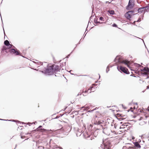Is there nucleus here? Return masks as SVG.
Listing matches in <instances>:
<instances>
[{
	"instance_id": "5701e85b",
	"label": "nucleus",
	"mask_w": 149,
	"mask_h": 149,
	"mask_svg": "<svg viewBox=\"0 0 149 149\" xmlns=\"http://www.w3.org/2000/svg\"><path fill=\"white\" fill-rule=\"evenodd\" d=\"M57 146H56L54 147V149H60L61 148L60 147H57Z\"/></svg>"
},
{
	"instance_id": "39448f33",
	"label": "nucleus",
	"mask_w": 149,
	"mask_h": 149,
	"mask_svg": "<svg viewBox=\"0 0 149 149\" xmlns=\"http://www.w3.org/2000/svg\"><path fill=\"white\" fill-rule=\"evenodd\" d=\"M134 3L132 0H130L128 5L127 7V9L128 10H130L132 9L134 6Z\"/></svg>"
},
{
	"instance_id": "4468645a",
	"label": "nucleus",
	"mask_w": 149,
	"mask_h": 149,
	"mask_svg": "<svg viewBox=\"0 0 149 149\" xmlns=\"http://www.w3.org/2000/svg\"><path fill=\"white\" fill-rule=\"evenodd\" d=\"M4 44L5 45L8 46L9 48H11L12 46V45L10 44L8 40H6L4 42Z\"/></svg>"
},
{
	"instance_id": "412c9836",
	"label": "nucleus",
	"mask_w": 149,
	"mask_h": 149,
	"mask_svg": "<svg viewBox=\"0 0 149 149\" xmlns=\"http://www.w3.org/2000/svg\"><path fill=\"white\" fill-rule=\"evenodd\" d=\"M108 12L110 14L113 15L114 13V11L113 10H109L108 11Z\"/></svg>"
},
{
	"instance_id": "1a4fd4ad",
	"label": "nucleus",
	"mask_w": 149,
	"mask_h": 149,
	"mask_svg": "<svg viewBox=\"0 0 149 149\" xmlns=\"http://www.w3.org/2000/svg\"><path fill=\"white\" fill-rule=\"evenodd\" d=\"M53 67V70L54 72H56L60 70V67L57 65H52Z\"/></svg>"
},
{
	"instance_id": "bb28decb",
	"label": "nucleus",
	"mask_w": 149,
	"mask_h": 149,
	"mask_svg": "<svg viewBox=\"0 0 149 149\" xmlns=\"http://www.w3.org/2000/svg\"><path fill=\"white\" fill-rule=\"evenodd\" d=\"M103 18L102 17H100V19L101 20H103Z\"/></svg>"
},
{
	"instance_id": "72a5a7b5",
	"label": "nucleus",
	"mask_w": 149,
	"mask_h": 149,
	"mask_svg": "<svg viewBox=\"0 0 149 149\" xmlns=\"http://www.w3.org/2000/svg\"><path fill=\"white\" fill-rule=\"evenodd\" d=\"M147 87L148 88V87H149L148 86Z\"/></svg>"
},
{
	"instance_id": "aec40b11",
	"label": "nucleus",
	"mask_w": 149,
	"mask_h": 149,
	"mask_svg": "<svg viewBox=\"0 0 149 149\" xmlns=\"http://www.w3.org/2000/svg\"><path fill=\"white\" fill-rule=\"evenodd\" d=\"M84 135L86 138L89 137L90 136V135H88V133L86 132H85L84 133Z\"/></svg>"
},
{
	"instance_id": "f8f14e48",
	"label": "nucleus",
	"mask_w": 149,
	"mask_h": 149,
	"mask_svg": "<svg viewBox=\"0 0 149 149\" xmlns=\"http://www.w3.org/2000/svg\"><path fill=\"white\" fill-rule=\"evenodd\" d=\"M142 73L145 74H149V69L148 68H144L142 70Z\"/></svg>"
},
{
	"instance_id": "2eb2a0df",
	"label": "nucleus",
	"mask_w": 149,
	"mask_h": 149,
	"mask_svg": "<svg viewBox=\"0 0 149 149\" xmlns=\"http://www.w3.org/2000/svg\"><path fill=\"white\" fill-rule=\"evenodd\" d=\"M4 51H5L7 53H8V50H7V47L6 45L4 46L2 48L1 51V53H3Z\"/></svg>"
},
{
	"instance_id": "b1692460",
	"label": "nucleus",
	"mask_w": 149,
	"mask_h": 149,
	"mask_svg": "<svg viewBox=\"0 0 149 149\" xmlns=\"http://www.w3.org/2000/svg\"><path fill=\"white\" fill-rule=\"evenodd\" d=\"M127 149H135V147H130Z\"/></svg>"
},
{
	"instance_id": "7c9ffc66",
	"label": "nucleus",
	"mask_w": 149,
	"mask_h": 149,
	"mask_svg": "<svg viewBox=\"0 0 149 149\" xmlns=\"http://www.w3.org/2000/svg\"><path fill=\"white\" fill-rule=\"evenodd\" d=\"M140 19L139 20H138L137 21V22H139L140 21Z\"/></svg>"
},
{
	"instance_id": "f704fd0d",
	"label": "nucleus",
	"mask_w": 149,
	"mask_h": 149,
	"mask_svg": "<svg viewBox=\"0 0 149 149\" xmlns=\"http://www.w3.org/2000/svg\"><path fill=\"white\" fill-rule=\"evenodd\" d=\"M148 111H149V109H148Z\"/></svg>"
},
{
	"instance_id": "9d476101",
	"label": "nucleus",
	"mask_w": 149,
	"mask_h": 149,
	"mask_svg": "<svg viewBox=\"0 0 149 149\" xmlns=\"http://www.w3.org/2000/svg\"><path fill=\"white\" fill-rule=\"evenodd\" d=\"M148 8L149 7L148 6H146L144 7L139 8V9L138 11L139 13L141 12L142 13L143 11L144 13H145V12L147 11V10L148 9Z\"/></svg>"
},
{
	"instance_id": "4be33fe9",
	"label": "nucleus",
	"mask_w": 149,
	"mask_h": 149,
	"mask_svg": "<svg viewBox=\"0 0 149 149\" xmlns=\"http://www.w3.org/2000/svg\"><path fill=\"white\" fill-rule=\"evenodd\" d=\"M44 148L43 146H39L38 147V149H43Z\"/></svg>"
},
{
	"instance_id": "473e14b6",
	"label": "nucleus",
	"mask_w": 149,
	"mask_h": 149,
	"mask_svg": "<svg viewBox=\"0 0 149 149\" xmlns=\"http://www.w3.org/2000/svg\"><path fill=\"white\" fill-rule=\"evenodd\" d=\"M84 128H85V126H84Z\"/></svg>"
},
{
	"instance_id": "393cba45",
	"label": "nucleus",
	"mask_w": 149,
	"mask_h": 149,
	"mask_svg": "<svg viewBox=\"0 0 149 149\" xmlns=\"http://www.w3.org/2000/svg\"><path fill=\"white\" fill-rule=\"evenodd\" d=\"M112 26H113V27H117V25L116 24H113Z\"/></svg>"
},
{
	"instance_id": "9b49d317",
	"label": "nucleus",
	"mask_w": 149,
	"mask_h": 149,
	"mask_svg": "<svg viewBox=\"0 0 149 149\" xmlns=\"http://www.w3.org/2000/svg\"><path fill=\"white\" fill-rule=\"evenodd\" d=\"M102 148L104 149H111L109 143H106L104 144V146H102Z\"/></svg>"
},
{
	"instance_id": "f257e3e1",
	"label": "nucleus",
	"mask_w": 149,
	"mask_h": 149,
	"mask_svg": "<svg viewBox=\"0 0 149 149\" xmlns=\"http://www.w3.org/2000/svg\"><path fill=\"white\" fill-rule=\"evenodd\" d=\"M116 59L118 60V62L119 63L124 64L125 65H127V67H129V64L130 63L129 61L126 60H123L120 56H117Z\"/></svg>"
},
{
	"instance_id": "0eeeda50",
	"label": "nucleus",
	"mask_w": 149,
	"mask_h": 149,
	"mask_svg": "<svg viewBox=\"0 0 149 149\" xmlns=\"http://www.w3.org/2000/svg\"><path fill=\"white\" fill-rule=\"evenodd\" d=\"M118 68L119 70H120V71H122L126 74H128V70L126 68L122 66H118Z\"/></svg>"
},
{
	"instance_id": "cd10ccee",
	"label": "nucleus",
	"mask_w": 149,
	"mask_h": 149,
	"mask_svg": "<svg viewBox=\"0 0 149 149\" xmlns=\"http://www.w3.org/2000/svg\"><path fill=\"white\" fill-rule=\"evenodd\" d=\"M21 138H22V139H23V138H24L25 137V136H22V134H21Z\"/></svg>"
},
{
	"instance_id": "c756f323",
	"label": "nucleus",
	"mask_w": 149,
	"mask_h": 149,
	"mask_svg": "<svg viewBox=\"0 0 149 149\" xmlns=\"http://www.w3.org/2000/svg\"><path fill=\"white\" fill-rule=\"evenodd\" d=\"M133 108V109H134H134H135V106H134L133 107V108Z\"/></svg>"
},
{
	"instance_id": "a878e982",
	"label": "nucleus",
	"mask_w": 149,
	"mask_h": 149,
	"mask_svg": "<svg viewBox=\"0 0 149 149\" xmlns=\"http://www.w3.org/2000/svg\"><path fill=\"white\" fill-rule=\"evenodd\" d=\"M132 108L133 107H131L130 108V110L132 112H133L134 111V109H133V108Z\"/></svg>"
},
{
	"instance_id": "c9c22d12",
	"label": "nucleus",
	"mask_w": 149,
	"mask_h": 149,
	"mask_svg": "<svg viewBox=\"0 0 149 149\" xmlns=\"http://www.w3.org/2000/svg\"><path fill=\"white\" fill-rule=\"evenodd\" d=\"M141 112L142 113H143L142 112V111H141Z\"/></svg>"
},
{
	"instance_id": "f03ea898",
	"label": "nucleus",
	"mask_w": 149,
	"mask_h": 149,
	"mask_svg": "<svg viewBox=\"0 0 149 149\" xmlns=\"http://www.w3.org/2000/svg\"><path fill=\"white\" fill-rule=\"evenodd\" d=\"M143 113V116H141L140 118L139 119L140 121L142 120V121H141L140 123H141L142 122H143L144 123H146L149 120V117L147 115H146L144 113Z\"/></svg>"
},
{
	"instance_id": "20e7f679",
	"label": "nucleus",
	"mask_w": 149,
	"mask_h": 149,
	"mask_svg": "<svg viewBox=\"0 0 149 149\" xmlns=\"http://www.w3.org/2000/svg\"><path fill=\"white\" fill-rule=\"evenodd\" d=\"M94 123L95 125H99L102 123V121L99 119V118L96 117L94 119L92 120Z\"/></svg>"
},
{
	"instance_id": "2f4dec72",
	"label": "nucleus",
	"mask_w": 149,
	"mask_h": 149,
	"mask_svg": "<svg viewBox=\"0 0 149 149\" xmlns=\"http://www.w3.org/2000/svg\"><path fill=\"white\" fill-rule=\"evenodd\" d=\"M122 107H123V108H124V107H123V105H122Z\"/></svg>"
},
{
	"instance_id": "f3484780",
	"label": "nucleus",
	"mask_w": 149,
	"mask_h": 149,
	"mask_svg": "<svg viewBox=\"0 0 149 149\" xmlns=\"http://www.w3.org/2000/svg\"><path fill=\"white\" fill-rule=\"evenodd\" d=\"M134 144L135 147L137 148H141V146L139 145V143L137 142H136L134 143Z\"/></svg>"
},
{
	"instance_id": "6e6552de",
	"label": "nucleus",
	"mask_w": 149,
	"mask_h": 149,
	"mask_svg": "<svg viewBox=\"0 0 149 149\" xmlns=\"http://www.w3.org/2000/svg\"><path fill=\"white\" fill-rule=\"evenodd\" d=\"M133 11H129L125 15V17L128 19H130L131 18L132 15V14Z\"/></svg>"
},
{
	"instance_id": "423d86ee",
	"label": "nucleus",
	"mask_w": 149,
	"mask_h": 149,
	"mask_svg": "<svg viewBox=\"0 0 149 149\" xmlns=\"http://www.w3.org/2000/svg\"><path fill=\"white\" fill-rule=\"evenodd\" d=\"M8 52H10L12 54H15V55L19 54V51L17 49H10L8 50Z\"/></svg>"
},
{
	"instance_id": "ddd939ff",
	"label": "nucleus",
	"mask_w": 149,
	"mask_h": 149,
	"mask_svg": "<svg viewBox=\"0 0 149 149\" xmlns=\"http://www.w3.org/2000/svg\"><path fill=\"white\" fill-rule=\"evenodd\" d=\"M42 126H40L38 128L36 129V130L37 131L40 132H44L47 131L44 128H42Z\"/></svg>"
},
{
	"instance_id": "dca6fc26",
	"label": "nucleus",
	"mask_w": 149,
	"mask_h": 149,
	"mask_svg": "<svg viewBox=\"0 0 149 149\" xmlns=\"http://www.w3.org/2000/svg\"><path fill=\"white\" fill-rule=\"evenodd\" d=\"M113 120L112 118H108L107 120L106 123H108L109 124H111V125H112V122L113 121Z\"/></svg>"
},
{
	"instance_id": "a211bd4d",
	"label": "nucleus",
	"mask_w": 149,
	"mask_h": 149,
	"mask_svg": "<svg viewBox=\"0 0 149 149\" xmlns=\"http://www.w3.org/2000/svg\"><path fill=\"white\" fill-rule=\"evenodd\" d=\"M117 114L118 115V116H119L122 117L121 118L125 119L127 118V116L126 115H123V114Z\"/></svg>"
},
{
	"instance_id": "6ab92c4d",
	"label": "nucleus",
	"mask_w": 149,
	"mask_h": 149,
	"mask_svg": "<svg viewBox=\"0 0 149 149\" xmlns=\"http://www.w3.org/2000/svg\"><path fill=\"white\" fill-rule=\"evenodd\" d=\"M96 86V84H93L92 85V86L91 87L88 89V90L87 91H86L85 92V93H86V92H87L89 90H92V89L94 88V87L93 86Z\"/></svg>"
},
{
	"instance_id": "c85d7f7f",
	"label": "nucleus",
	"mask_w": 149,
	"mask_h": 149,
	"mask_svg": "<svg viewBox=\"0 0 149 149\" xmlns=\"http://www.w3.org/2000/svg\"><path fill=\"white\" fill-rule=\"evenodd\" d=\"M6 47H7V50H8V49H10L11 48H9V47H8V46H6Z\"/></svg>"
},
{
	"instance_id": "7ed1b4c3",
	"label": "nucleus",
	"mask_w": 149,
	"mask_h": 149,
	"mask_svg": "<svg viewBox=\"0 0 149 149\" xmlns=\"http://www.w3.org/2000/svg\"><path fill=\"white\" fill-rule=\"evenodd\" d=\"M42 72H43L44 73L48 74H52L53 73V67L52 66V65L48 66L45 69V70Z\"/></svg>"
}]
</instances>
